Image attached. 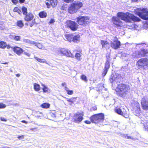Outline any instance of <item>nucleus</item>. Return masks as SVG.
Instances as JSON below:
<instances>
[{"label":"nucleus","instance_id":"obj_1","mask_svg":"<svg viewBox=\"0 0 148 148\" xmlns=\"http://www.w3.org/2000/svg\"><path fill=\"white\" fill-rule=\"evenodd\" d=\"M117 16L121 19L127 23L131 22V21L134 22H139L140 20L138 17L128 12L125 13L123 12H118L117 14Z\"/></svg>","mask_w":148,"mask_h":148},{"label":"nucleus","instance_id":"obj_2","mask_svg":"<svg viewBox=\"0 0 148 148\" xmlns=\"http://www.w3.org/2000/svg\"><path fill=\"white\" fill-rule=\"evenodd\" d=\"M130 90V88L129 85L124 83H121L117 85L115 90L118 96L123 97L128 93Z\"/></svg>","mask_w":148,"mask_h":148},{"label":"nucleus","instance_id":"obj_3","mask_svg":"<svg viewBox=\"0 0 148 148\" xmlns=\"http://www.w3.org/2000/svg\"><path fill=\"white\" fill-rule=\"evenodd\" d=\"M82 3L80 1H75L71 3L68 8V13L70 14H73L77 13L79 10L83 7Z\"/></svg>","mask_w":148,"mask_h":148},{"label":"nucleus","instance_id":"obj_4","mask_svg":"<svg viewBox=\"0 0 148 148\" xmlns=\"http://www.w3.org/2000/svg\"><path fill=\"white\" fill-rule=\"evenodd\" d=\"M34 16L31 12H29L25 15L24 19L25 21L28 22L25 23V25L27 26L32 27L34 25L37 24L35 19H34Z\"/></svg>","mask_w":148,"mask_h":148},{"label":"nucleus","instance_id":"obj_5","mask_svg":"<svg viewBox=\"0 0 148 148\" xmlns=\"http://www.w3.org/2000/svg\"><path fill=\"white\" fill-rule=\"evenodd\" d=\"M104 114L100 113L91 116L89 119L92 123L97 124L102 122L104 120Z\"/></svg>","mask_w":148,"mask_h":148},{"label":"nucleus","instance_id":"obj_6","mask_svg":"<svg viewBox=\"0 0 148 148\" xmlns=\"http://www.w3.org/2000/svg\"><path fill=\"white\" fill-rule=\"evenodd\" d=\"M76 22L78 25L85 26L90 22V18L88 16H79L76 18Z\"/></svg>","mask_w":148,"mask_h":148},{"label":"nucleus","instance_id":"obj_7","mask_svg":"<svg viewBox=\"0 0 148 148\" xmlns=\"http://www.w3.org/2000/svg\"><path fill=\"white\" fill-rule=\"evenodd\" d=\"M136 65L139 69H142L144 70L147 69L148 67V59L143 58L139 59L136 63Z\"/></svg>","mask_w":148,"mask_h":148},{"label":"nucleus","instance_id":"obj_8","mask_svg":"<svg viewBox=\"0 0 148 148\" xmlns=\"http://www.w3.org/2000/svg\"><path fill=\"white\" fill-rule=\"evenodd\" d=\"M84 113L83 112H77L75 114L72 118L73 121L75 123H79L83 119Z\"/></svg>","mask_w":148,"mask_h":148},{"label":"nucleus","instance_id":"obj_9","mask_svg":"<svg viewBox=\"0 0 148 148\" xmlns=\"http://www.w3.org/2000/svg\"><path fill=\"white\" fill-rule=\"evenodd\" d=\"M66 26L71 30L75 31L77 29L79 25L74 21L68 20L66 22Z\"/></svg>","mask_w":148,"mask_h":148},{"label":"nucleus","instance_id":"obj_10","mask_svg":"<svg viewBox=\"0 0 148 148\" xmlns=\"http://www.w3.org/2000/svg\"><path fill=\"white\" fill-rule=\"evenodd\" d=\"M136 14L143 19H148V11L145 9L140 10V11H136Z\"/></svg>","mask_w":148,"mask_h":148},{"label":"nucleus","instance_id":"obj_11","mask_svg":"<svg viewBox=\"0 0 148 148\" xmlns=\"http://www.w3.org/2000/svg\"><path fill=\"white\" fill-rule=\"evenodd\" d=\"M58 54L65 56L68 57L72 58L74 57L73 55L69 50L65 48L60 49L58 51Z\"/></svg>","mask_w":148,"mask_h":148},{"label":"nucleus","instance_id":"obj_12","mask_svg":"<svg viewBox=\"0 0 148 148\" xmlns=\"http://www.w3.org/2000/svg\"><path fill=\"white\" fill-rule=\"evenodd\" d=\"M114 40L110 43V45L112 48L116 49L120 48L121 45L120 42L116 37H114Z\"/></svg>","mask_w":148,"mask_h":148},{"label":"nucleus","instance_id":"obj_13","mask_svg":"<svg viewBox=\"0 0 148 148\" xmlns=\"http://www.w3.org/2000/svg\"><path fill=\"white\" fill-rule=\"evenodd\" d=\"M46 1L49 2H45L47 7L48 8H49L51 6L53 8L56 7L58 4V0H46Z\"/></svg>","mask_w":148,"mask_h":148},{"label":"nucleus","instance_id":"obj_14","mask_svg":"<svg viewBox=\"0 0 148 148\" xmlns=\"http://www.w3.org/2000/svg\"><path fill=\"white\" fill-rule=\"evenodd\" d=\"M121 77V76L119 74H112L109 78V80L111 83L115 81L118 82L119 80Z\"/></svg>","mask_w":148,"mask_h":148},{"label":"nucleus","instance_id":"obj_15","mask_svg":"<svg viewBox=\"0 0 148 148\" xmlns=\"http://www.w3.org/2000/svg\"><path fill=\"white\" fill-rule=\"evenodd\" d=\"M12 50L18 56L21 55L24 52V50L22 48L17 46L13 47Z\"/></svg>","mask_w":148,"mask_h":148},{"label":"nucleus","instance_id":"obj_16","mask_svg":"<svg viewBox=\"0 0 148 148\" xmlns=\"http://www.w3.org/2000/svg\"><path fill=\"white\" fill-rule=\"evenodd\" d=\"M112 21L116 27H119L121 26V24L122 23V22L120 19L115 16H113L112 18Z\"/></svg>","mask_w":148,"mask_h":148},{"label":"nucleus","instance_id":"obj_17","mask_svg":"<svg viewBox=\"0 0 148 148\" xmlns=\"http://www.w3.org/2000/svg\"><path fill=\"white\" fill-rule=\"evenodd\" d=\"M148 54V50L147 49H142L140 51H138L137 56V58L141 57H144L147 56Z\"/></svg>","mask_w":148,"mask_h":148},{"label":"nucleus","instance_id":"obj_18","mask_svg":"<svg viewBox=\"0 0 148 148\" xmlns=\"http://www.w3.org/2000/svg\"><path fill=\"white\" fill-rule=\"evenodd\" d=\"M141 103L143 108L144 110H148V101L144 99L142 100Z\"/></svg>","mask_w":148,"mask_h":148},{"label":"nucleus","instance_id":"obj_19","mask_svg":"<svg viewBox=\"0 0 148 148\" xmlns=\"http://www.w3.org/2000/svg\"><path fill=\"white\" fill-rule=\"evenodd\" d=\"M114 111L116 113L122 116L123 115V113L121 108L118 106L114 108Z\"/></svg>","mask_w":148,"mask_h":148},{"label":"nucleus","instance_id":"obj_20","mask_svg":"<svg viewBox=\"0 0 148 148\" xmlns=\"http://www.w3.org/2000/svg\"><path fill=\"white\" fill-rule=\"evenodd\" d=\"M38 16L40 18H45L47 16V12L44 11H40L39 13Z\"/></svg>","mask_w":148,"mask_h":148},{"label":"nucleus","instance_id":"obj_21","mask_svg":"<svg viewBox=\"0 0 148 148\" xmlns=\"http://www.w3.org/2000/svg\"><path fill=\"white\" fill-rule=\"evenodd\" d=\"M16 25L20 28H22L24 26L23 21L21 20H18L16 22Z\"/></svg>","mask_w":148,"mask_h":148},{"label":"nucleus","instance_id":"obj_22","mask_svg":"<svg viewBox=\"0 0 148 148\" xmlns=\"http://www.w3.org/2000/svg\"><path fill=\"white\" fill-rule=\"evenodd\" d=\"M73 34H66L65 35V37L68 41L71 42L73 39Z\"/></svg>","mask_w":148,"mask_h":148},{"label":"nucleus","instance_id":"obj_23","mask_svg":"<svg viewBox=\"0 0 148 148\" xmlns=\"http://www.w3.org/2000/svg\"><path fill=\"white\" fill-rule=\"evenodd\" d=\"M34 88L35 91H39L40 89V85L38 84L35 83L34 84Z\"/></svg>","mask_w":148,"mask_h":148},{"label":"nucleus","instance_id":"obj_24","mask_svg":"<svg viewBox=\"0 0 148 148\" xmlns=\"http://www.w3.org/2000/svg\"><path fill=\"white\" fill-rule=\"evenodd\" d=\"M7 43L3 41H0V48L4 49L6 47Z\"/></svg>","mask_w":148,"mask_h":148},{"label":"nucleus","instance_id":"obj_25","mask_svg":"<svg viewBox=\"0 0 148 148\" xmlns=\"http://www.w3.org/2000/svg\"><path fill=\"white\" fill-rule=\"evenodd\" d=\"M65 90L66 91L67 93L69 95H71L73 93V90H69L67 86H65Z\"/></svg>","mask_w":148,"mask_h":148},{"label":"nucleus","instance_id":"obj_26","mask_svg":"<svg viewBox=\"0 0 148 148\" xmlns=\"http://www.w3.org/2000/svg\"><path fill=\"white\" fill-rule=\"evenodd\" d=\"M101 43L102 45V48L105 47L106 45L109 44L108 42L104 40H101Z\"/></svg>","mask_w":148,"mask_h":148},{"label":"nucleus","instance_id":"obj_27","mask_svg":"<svg viewBox=\"0 0 148 148\" xmlns=\"http://www.w3.org/2000/svg\"><path fill=\"white\" fill-rule=\"evenodd\" d=\"M50 106V104L47 103H44L42 104L41 106L43 108L47 109L49 108Z\"/></svg>","mask_w":148,"mask_h":148},{"label":"nucleus","instance_id":"obj_28","mask_svg":"<svg viewBox=\"0 0 148 148\" xmlns=\"http://www.w3.org/2000/svg\"><path fill=\"white\" fill-rule=\"evenodd\" d=\"M80 36L79 35H77L74 36H73L72 41L74 42H76L79 40V39Z\"/></svg>","mask_w":148,"mask_h":148},{"label":"nucleus","instance_id":"obj_29","mask_svg":"<svg viewBox=\"0 0 148 148\" xmlns=\"http://www.w3.org/2000/svg\"><path fill=\"white\" fill-rule=\"evenodd\" d=\"M34 58L35 60H37L39 62H42V63H46V61L45 59L40 58L37 57H35Z\"/></svg>","mask_w":148,"mask_h":148},{"label":"nucleus","instance_id":"obj_30","mask_svg":"<svg viewBox=\"0 0 148 148\" xmlns=\"http://www.w3.org/2000/svg\"><path fill=\"white\" fill-rule=\"evenodd\" d=\"M21 9L22 11L23 14L25 15L28 14L27 10L26 8L24 6L22 7Z\"/></svg>","mask_w":148,"mask_h":148},{"label":"nucleus","instance_id":"obj_31","mask_svg":"<svg viewBox=\"0 0 148 148\" xmlns=\"http://www.w3.org/2000/svg\"><path fill=\"white\" fill-rule=\"evenodd\" d=\"M143 125L145 130L148 132V121L144 123Z\"/></svg>","mask_w":148,"mask_h":148},{"label":"nucleus","instance_id":"obj_32","mask_svg":"<svg viewBox=\"0 0 148 148\" xmlns=\"http://www.w3.org/2000/svg\"><path fill=\"white\" fill-rule=\"evenodd\" d=\"M110 62L106 61L105 64L104 69H109L110 67Z\"/></svg>","mask_w":148,"mask_h":148},{"label":"nucleus","instance_id":"obj_33","mask_svg":"<svg viewBox=\"0 0 148 148\" xmlns=\"http://www.w3.org/2000/svg\"><path fill=\"white\" fill-rule=\"evenodd\" d=\"M76 98V97H72L71 99H68L67 101L71 103H74V102L75 101Z\"/></svg>","mask_w":148,"mask_h":148},{"label":"nucleus","instance_id":"obj_34","mask_svg":"<svg viewBox=\"0 0 148 148\" xmlns=\"http://www.w3.org/2000/svg\"><path fill=\"white\" fill-rule=\"evenodd\" d=\"M81 55L79 53H77L75 55L76 58L78 60L80 61L81 59Z\"/></svg>","mask_w":148,"mask_h":148},{"label":"nucleus","instance_id":"obj_35","mask_svg":"<svg viewBox=\"0 0 148 148\" xmlns=\"http://www.w3.org/2000/svg\"><path fill=\"white\" fill-rule=\"evenodd\" d=\"M81 79L85 82L87 81V77L84 75L82 74L81 76Z\"/></svg>","mask_w":148,"mask_h":148},{"label":"nucleus","instance_id":"obj_36","mask_svg":"<svg viewBox=\"0 0 148 148\" xmlns=\"http://www.w3.org/2000/svg\"><path fill=\"white\" fill-rule=\"evenodd\" d=\"M13 11L14 12H17L19 14H20V12H21V10L17 7H14L13 9Z\"/></svg>","mask_w":148,"mask_h":148},{"label":"nucleus","instance_id":"obj_37","mask_svg":"<svg viewBox=\"0 0 148 148\" xmlns=\"http://www.w3.org/2000/svg\"><path fill=\"white\" fill-rule=\"evenodd\" d=\"M108 70V69H104L103 71V73H102V76L103 77H104L106 75L107 73Z\"/></svg>","mask_w":148,"mask_h":148},{"label":"nucleus","instance_id":"obj_38","mask_svg":"<svg viewBox=\"0 0 148 148\" xmlns=\"http://www.w3.org/2000/svg\"><path fill=\"white\" fill-rule=\"evenodd\" d=\"M42 90L44 92H47L48 91V88L45 85L43 86V87L42 88Z\"/></svg>","mask_w":148,"mask_h":148},{"label":"nucleus","instance_id":"obj_39","mask_svg":"<svg viewBox=\"0 0 148 148\" xmlns=\"http://www.w3.org/2000/svg\"><path fill=\"white\" fill-rule=\"evenodd\" d=\"M21 38L20 36H15L14 38V39L16 41H18L20 40Z\"/></svg>","mask_w":148,"mask_h":148},{"label":"nucleus","instance_id":"obj_40","mask_svg":"<svg viewBox=\"0 0 148 148\" xmlns=\"http://www.w3.org/2000/svg\"><path fill=\"white\" fill-rule=\"evenodd\" d=\"M6 106L5 104H3L2 102L0 103V109H3L5 108Z\"/></svg>","mask_w":148,"mask_h":148},{"label":"nucleus","instance_id":"obj_41","mask_svg":"<svg viewBox=\"0 0 148 148\" xmlns=\"http://www.w3.org/2000/svg\"><path fill=\"white\" fill-rule=\"evenodd\" d=\"M97 110V108L96 106H92L90 109V111H96Z\"/></svg>","mask_w":148,"mask_h":148},{"label":"nucleus","instance_id":"obj_42","mask_svg":"<svg viewBox=\"0 0 148 148\" xmlns=\"http://www.w3.org/2000/svg\"><path fill=\"white\" fill-rule=\"evenodd\" d=\"M106 61L110 62V54H108L107 55H106Z\"/></svg>","mask_w":148,"mask_h":148},{"label":"nucleus","instance_id":"obj_43","mask_svg":"<svg viewBox=\"0 0 148 148\" xmlns=\"http://www.w3.org/2000/svg\"><path fill=\"white\" fill-rule=\"evenodd\" d=\"M0 120L1 121L6 122L7 121V119L4 117H1L0 118Z\"/></svg>","mask_w":148,"mask_h":148},{"label":"nucleus","instance_id":"obj_44","mask_svg":"<svg viewBox=\"0 0 148 148\" xmlns=\"http://www.w3.org/2000/svg\"><path fill=\"white\" fill-rule=\"evenodd\" d=\"M64 2L67 3H69L73 2L74 0H63Z\"/></svg>","mask_w":148,"mask_h":148},{"label":"nucleus","instance_id":"obj_45","mask_svg":"<svg viewBox=\"0 0 148 148\" xmlns=\"http://www.w3.org/2000/svg\"><path fill=\"white\" fill-rule=\"evenodd\" d=\"M91 121L89 120H85L84 121V123L87 124H90L91 123Z\"/></svg>","mask_w":148,"mask_h":148},{"label":"nucleus","instance_id":"obj_46","mask_svg":"<svg viewBox=\"0 0 148 148\" xmlns=\"http://www.w3.org/2000/svg\"><path fill=\"white\" fill-rule=\"evenodd\" d=\"M12 2L14 4H16L18 2V0H11Z\"/></svg>","mask_w":148,"mask_h":148},{"label":"nucleus","instance_id":"obj_47","mask_svg":"<svg viewBox=\"0 0 148 148\" xmlns=\"http://www.w3.org/2000/svg\"><path fill=\"white\" fill-rule=\"evenodd\" d=\"M23 54L25 55H26V56H27V57H30V53H27V52H24L23 53Z\"/></svg>","mask_w":148,"mask_h":148},{"label":"nucleus","instance_id":"obj_48","mask_svg":"<svg viewBox=\"0 0 148 148\" xmlns=\"http://www.w3.org/2000/svg\"><path fill=\"white\" fill-rule=\"evenodd\" d=\"M17 138L18 139L20 140L21 139H22L24 138V136L23 135H21V136H17Z\"/></svg>","mask_w":148,"mask_h":148},{"label":"nucleus","instance_id":"obj_49","mask_svg":"<svg viewBox=\"0 0 148 148\" xmlns=\"http://www.w3.org/2000/svg\"><path fill=\"white\" fill-rule=\"evenodd\" d=\"M125 138L127 139H131L132 140L134 139L132 137L127 136H125Z\"/></svg>","mask_w":148,"mask_h":148},{"label":"nucleus","instance_id":"obj_50","mask_svg":"<svg viewBox=\"0 0 148 148\" xmlns=\"http://www.w3.org/2000/svg\"><path fill=\"white\" fill-rule=\"evenodd\" d=\"M55 21L53 19H51L49 22V23L51 24L54 23L55 22Z\"/></svg>","mask_w":148,"mask_h":148},{"label":"nucleus","instance_id":"obj_51","mask_svg":"<svg viewBox=\"0 0 148 148\" xmlns=\"http://www.w3.org/2000/svg\"><path fill=\"white\" fill-rule=\"evenodd\" d=\"M25 0H19V2L20 3H24Z\"/></svg>","mask_w":148,"mask_h":148},{"label":"nucleus","instance_id":"obj_52","mask_svg":"<svg viewBox=\"0 0 148 148\" xmlns=\"http://www.w3.org/2000/svg\"><path fill=\"white\" fill-rule=\"evenodd\" d=\"M61 85L62 86H64V87L65 86H66V84L65 82L62 83L61 84Z\"/></svg>","mask_w":148,"mask_h":148},{"label":"nucleus","instance_id":"obj_53","mask_svg":"<svg viewBox=\"0 0 148 148\" xmlns=\"http://www.w3.org/2000/svg\"><path fill=\"white\" fill-rule=\"evenodd\" d=\"M6 47H7V49H9L10 48H11V47L9 45H7V46H6Z\"/></svg>","mask_w":148,"mask_h":148},{"label":"nucleus","instance_id":"obj_54","mask_svg":"<svg viewBox=\"0 0 148 148\" xmlns=\"http://www.w3.org/2000/svg\"><path fill=\"white\" fill-rule=\"evenodd\" d=\"M21 122L25 123L27 124L28 123V122L27 121H26L25 120H23L21 121Z\"/></svg>","mask_w":148,"mask_h":148},{"label":"nucleus","instance_id":"obj_55","mask_svg":"<svg viewBox=\"0 0 148 148\" xmlns=\"http://www.w3.org/2000/svg\"><path fill=\"white\" fill-rule=\"evenodd\" d=\"M8 62H5L2 63H1V64H8Z\"/></svg>","mask_w":148,"mask_h":148},{"label":"nucleus","instance_id":"obj_56","mask_svg":"<svg viewBox=\"0 0 148 148\" xmlns=\"http://www.w3.org/2000/svg\"><path fill=\"white\" fill-rule=\"evenodd\" d=\"M138 0H132L133 2H138Z\"/></svg>","mask_w":148,"mask_h":148},{"label":"nucleus","instance_id":"obj_57","mask_svg":"<svg viewBox=\"0 0 148 148\" xmlns=\"http://www.w3.org/2000/svg\"><path fill=\"white\" fill-rule=\"evenodd\" d=\"M16 75L17 77H19L20 76V74H17Z\"/></svg>","mask_w":148,"mask_h":148},{"label":"nucleus","instance_id":"obj_58","mask_svg":"<svg viewBox=\"0 0 148 148\" xmlns=\"http://www.w3.org/2000/svg\"><path fill=\"white\" fill-rule=\"evenodd\" d=\"M35 129H36L35 128H31V129H30V130H33H33H35Z\"/></svg>","mask_w":148,"mask_h":148},{"label":"nucleus","instance_id":"obj_59","mask_svg":"<svg viewBox=\"0 0 148 148\" xmlns=\"http://www.w3.org/2000/svg\"><path fill=\"white\" fill-rule=\"evenodd\" d=\"M143 44L146 45L145 43H143Z\"/></svg>","mask_w":148,"mask_h":148}]
</instances>
